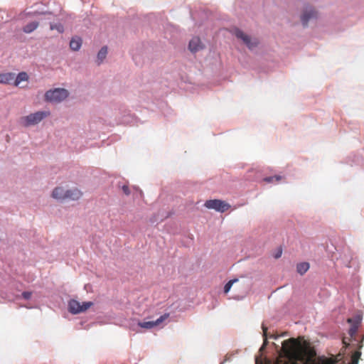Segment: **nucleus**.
<instances>
[{
  "instance_id": "f257e3e1",
  "label": "nucleus",
  "mask_w": 364,
  "mask_h": 364,
  "mask_svg": "<svg viewBox=\"0 0 364 364\" xmlns=\"http://www.w3.org/2000/svg\"><path fill=\"white\" fill-rule=\"evenodd\" d=\"M306 346L298 339L291 338L282 342L279 355L274 364H296L298 360L305 359Z\"/></svg>"
},
{
  "instance_id": "f03ea898",
  "label": "nucleus",
  "mask_w": 364,
  "mask_h": 364,
  "mask_svg": "<svg viewBox=\"0 0 364 364\" xmlns=\"http://www.w3.org/2000/svg\"><path fill=\"white\" fill-rule=\"evenodd\" d=\"M49 111H38L21 118V123L24 127L35 125L41 122L44 118L50 116Z\"/></svg>"
},
{
  "instance_id": "7ed1b4c3",
  "label": "nucleus",
  "mask_w": 364,
  "mask_h": 364,
  "mask_svg": "<svg viewBox=\"0 0 364 364\" xmlns=\"http://www.w3.org/2000/svg\"><path fill=\"white\" fill-rule=\"evenodd\" d=\"M296 339H298L300 343L305 344L307 348L306 357L305 358V359H304L302 360H298L296 362V364H298L299 362H301L304 364H336V363L338 362L337 359L335 358H323L319 359L318 363H308L306 362L307 360H309L310 358V357L313 356V353H311L309 343L307 341H306L303 337H298Z\"/></svg>"
},
{
  "instance_id": "20e7f679",
  "label": "nucleus",
  "mask_w": 364,
  "mask_h": 364,
  "mask_svg": "<svg viewBox=\"0 0 364 364\" xmlns=\"http://www.w3.org/2000/svg\"><path fill=\"white\" fill-rule=\"evenodd\" d=\"M68 96V92L63 88H56L53 90H48L45 94L46 101L59 102Z\"/></svg>"
},
{
  "instance_id": "39448f33",
  "label": "nucleus",
  "mask_w": 364,
  "mask_h": 364,
  "mask_svg": "<svg viewBox=\"0 0 364 364\" xmlns=\"http://www.w3.org/2000/svg\"><path fill=\"white\" fill-rule=\"evenodd\" d=\"M93 305L92 301H85L82 304L77 300L72 299L68 303L69 311L73 314L85 311Z\"/></svg>"
},
{
  "instance_id": "423d86ee",
  "label": "nucleus",
  "mask_w": 364,
  "mask_h": 364,
  "mask_svg": "<svg viewBox=\"0 0 364 364\" xmlns=\"http://www.w3.org/2000/svg\"><path fill=\"white\" fill-rule=\"evenodd\" d=\"M205 206L208 209H214L218 212L223 213L228 210L230 205L223 200L214 199L208 200L205 203Z\"/></svg>"
},
{
  "instance_id": "0eeeda50",
  "label": "nucleus",
  "mask_w": 364,
  "mask_h": 364,
  "mask_svg": "<svg viewBox=\"0 0 364 364\" xmlns=\"http://www.w3.org/2000/svg\"><path fill=\"white\" fill-rule=\"evenodd\" d=\"M235 34L236 37L241 39L250 49H253L259 43V41L257 38L252 39L248 35L245 34L240 29H236Z\"/></svg>"
},
{
  "instance_id": "6e6552de",
  "label": "nucleus",
  "mask_w": 364,
  "mask_h": 364,
  "mask_svg": "<svg viewBox=\"0 0 364 364\" xmlns=\"http://www.w3.org/2000/svg\"><path fill=\"white\" fill-rule=\"evenodd\" d=\"M169 317V314L166 313L164 315L161 316L156 321H139L138 323V326L141 328L146 329H151L157 326H159L162 322L166 320Z\"/></svg>"
},
{
  "instance_id": "1a4fd4ad",
  "label": "nucleus",
  "mask_w": 364,
  "mask_h": 364,
  "mask_svg": "<svg viewBox=\"0 0 364 364\" xmlns=\"http://www.w3.org/2000/svg\"><path fill=\"white\" fill-rule=\"evenodd\" d=\"M348 323H351L350 328L348 331V334L350 336L351 339L356 340L355 336L359 327V325L361 321V318L360 317L356 318L355 320L353 318H348Z\"/></svg>"
},
{
  "instance_id": "9d476101",
  "label": "nucleus",
  "mask_w": 364,
  "mask_h": 364,
  "mask_svg": "<svg viewBox=\"0 0 364 364\" xmlns=\"http://www.w3.org/2000/svg\"><path fill=\"white\" fill-rule=\"evenodd\" d=\"M317 13L311 6H307L303 14L301 15V19L304 26H306L308 21L314 18H316Z\"/></svg>"
},
{
  "instance_id": "9b49d317",
  "label": "nucleus",
  "mask_w": 364,
  "mask_h": 364,
  "mask_svg": "<svg viewBox=\"0 0 364 364\" xmlns=\"http://www.w3.org/2000/svg\"><path fill=\"white\" fill-rule=\"evenodd\" d=\"M66 195L67 190H65L62 187H56L52 193V197L59 200H66Z\"/></svg>"
},
{
  "instance_id": "f8f14e48",
  "label": "nucleus",
  "mask_w": 364,
  "mask_h": 364,
  "mask_svg": "<svg viewBox=\"0 0 364 364\" xmlns=\"http://www.w3.org/2000/svg\"><path fill=\"white\" fill-rule=\"evenodd\" d=\"M203 48L200 39L198 37H193L189 42V49L192 52H197Z\"/></svg>"
},
{
  "instance_id": "ddd939ff",
  "label": "nucleus",
  "mask_w": 364,
  "mask_h": 364,
  "mask_svg": "<svg viewBox=\"0 0 364 364\" xmlns=\"http://www.w3.org/2000/svg\"><path fill=\"white\" fill-rule=\"evenodd\" d=\"M15 79V74L12 73H6L0 74V83L11 84Z\"/></svg>"
},
{
  "instance_id": "4468645a",
  "label": "nucleus",
  "mask_w": 364,
  "mask_h": 364,
  "mask_svg": "<svg viewBox=\"0 0 364 364\" xmlns=\"http://www.w3.org/2000/svg\"><path fill=\"white\" fill-rule=\"evenodd\" d=\"M82 192L77 188L67 190L66 200L70 199L76 200H78L82 196Z\"/></svg>"
},
{
  "instance_id": "2eb2a0df",
  "label": "nucleus",
  "mask_w": 364,
  "mask_h": 364,
  "mask_svg": "<svg viewBox=\"0 0 364 364\" xmlns=\"http://www.w3.org/2000/svg\"><path fill=\"white\" fill-rule=\"evenodd\" d=\"M364 339V336H363L361 341L358 343V350L355 351L352 356H351V363L350 364H358V362H359V359L360 358V355H361V352L360 351V350L363 347V341Z\"/></svg>"
},
{
  "instance_id": "dca6fc26",
  "label": "nucleus",
  "mask_w": 364,
  "mask_h": 364,
  "mask_svg": "<svg viewBox=\"0 0 364 364\" xmlns=\"http://www.w3.org/2000/svg\"><path fill=\"white\" fill-rule=\"evenodd\" d=\"M364 339V336H363L361 341L358 343V350L355 351L352 356H351V363L350 364H358V362H359V359L360 358V355H361V352L360 351V350L363 347V341Z\"/></svg>"
},
{
  "instance_id": "f3484780",
  "label": "nucleus",
  "mask_w": 364,
  "mask_h": 364,
  "mask_svg": "<svg viewBox=\"0 0 364 364\" xmlns=\"http://www.w3.org/2000/svg\"><path fill=\"white\" fill-rule=\"evenodd\" d=\"M82 46V40L80 38H73L70 42V47L73 50H78Z\"/></svg>"
},
{
  "instance_id": "a211bd4d",
  "label": "nucleus",
  "mask_w": 364,
  "mask_h": 364,
  "mask_svg": "<svg viewBox=\"0 0 364 364\" xmlns=\"http://www.w3.org/2000/svg\"><path fill=\"white\" fill-rule=\"evenodd\" d=\"M28 79V75L25 72H21L18 73V75L16 77L14 81V84L15 86H18L21 82L27 81Z\"/></svg>"
},
{
  "instance_id": "6ab92c4d",
  "label": "nucleus",
  "mask_w": 364,
  "mask_h": 364,
  "mask_svg": "<svg viewBox=\"0 0 364 364\" xmlns=\"http://www.w3.org/2000/svg\"><path fill=\"white\" fill-rule=\"evenodd\" d=\"M38 22L37 21H32L31 23H28L26 24L23 28V31L24 33H30L33 32L34 30H36L38 26Z\"/></svg>"
},
{
  "instance_id": "aec40b11",
  "label": "nucleus",
  "mask_w": 364,
  "mask_h": 364,
  "mask_svg": "<svg viewBox=\"0 0 364 364\" xmlns=\"http://www.w3.org/2000/svg\"><path fill=\"white\" fill-rule=\"evenodd\" d=\"M309 269V264L308 262H301L297 264L296 270L299 274L303 275Z\"/></svg>"
},
{
  "instance_id": "412c9836",
  "label": "nucleus",
  "mask_w": 364,
  "mask_h": 364,
  "mask_svg": "<svg viewBox=\"0 0 364 364\" xmlns=\"http://www.w3.org/2000/svg\"><path fill=\"white\" fill-rule=\"evenodd\" d=\"M107 54V48L106 46L102 47L97 53L98 64H100L102 60L106 58Z\"/></svg>"
},
{
  "instance_id": "4be33fe9",
  "label": "nucleus",
  "mask_w": 364,
  "mask_h": 364,
  "mask_svg": "<svg viewBox=\"0 0 364 364\" xmlns=\"http://www.w3.org/2000/svg\"><path fill=\"white\" fill-rule=\"evenodd\" d=\"M237 281H238V279H237L230 280V281H229V282H228L225 285V287H224V292H225V294H227L228 292H229V291L230 290V289H231V287H232V284H233L235 282H237Z\"/></svg>"
},
{
  "instance_id": "5701e85b",
  "label": "nucleus",
  "mask_w": 364,
  "mask_h": 364,
  "mask_svg": "<svg viewBox=\"0 0 364 364\" xmlns=\"http://www.w3.org/2000/svg\"><path fill=\"white\" fill-rule=\"evenodd\" d=\"M50 29L51 30H56L59 33H63L64 31V28L62 24L58 23V24H51L50 25Z\"/></svg>"
},
{
  "instance_id": "b1692460",
  "label": "nucleus",
  "mask_w": 364,
  "mask_h": 364,
  "mask_svg": "<svg viewBox=\"0 0 364 364\" xmlns=\"http://www.w3.org/2000/svg\"><path fill=\"white\" fill-rule=\"evenodd\" d=\"M281 179V176H270L264 178V181L268 183L274 182V181H279Z\"/></svg>"
},
{
  "instance_id": "393cba45",
  "label": "nucleus",
  "mask_w": 364,
  "mask_h": 364,
  "mask_svg": "<svg viewBox=\"0 0 364 364\" xmlns=\"http://www.w3.org/2000/svg\"><path fill=\"white\" fill-rule=\"evenodd\" d=\"M122 190L126 196H129L130 194V190L127 185L122 186Z\"/></svg>"
},
{
  "instance_id": "a878e982",
  "label": "nucleus",
  "mask_w": 364,
  "mask_h": 364,
  "mask_svg": "<svg viewBox=\"0 0 364 364\" xmlns=\"http://www.w3.org/2000/svg\"><path fill=\"white\" fill-rule=\"evenodd\" d=\"M32 293L31 291H23L22 296L25 299H29L31 297Z\"/></svg>"
},
{
  "instance_id": "bb28decb",
  "label": "nucleus",
  "mask_w": 364,
  "mask_h": 364,
  "mask_svg": "<svg viewBox=\"0 0 364 364\" xmlns=\"http://www.w3.org/2000/svg\"><path fill=\"white\" fill-rule=\"evenodd\" d=\"M262 330H263V333H264V345H265L267 343V328L266 326H264V325H262Z\"/></svg>"
},
{
  "instance_id": "cd10ccee",
  "label": "nucleus",
  "mask_w": 364,
  "mask_h": 364,
  "mask_svg": "<svg viewBox=\"0 0 364 364\" xmlns=\"http://www.w3.org/2000/svg\"><path fill=\"white\" fill-rule=\"evenodd\" d=\"M282 249H279L277 252L274 255V258L278 259L282 256Z\"/></svg>"
},
{
  "instance_id": "c85d7f7f",
  "label": "nucleus",
  "mask_w": 364,
  "mask_h": 364,
  "mask_svg": "<svg viewBox=\"0 0 364 364\" xmlns=\"http://www.w3.org/2000/svg\"><path fill=\"white\" fill-rule=\"evenodd\" d=\"M343 343L344 347H345L346 348H348V347L349 346V345H350L348 343H347V342L346 341L345 338H343Z\"/></svg>"
}]
</instances>
